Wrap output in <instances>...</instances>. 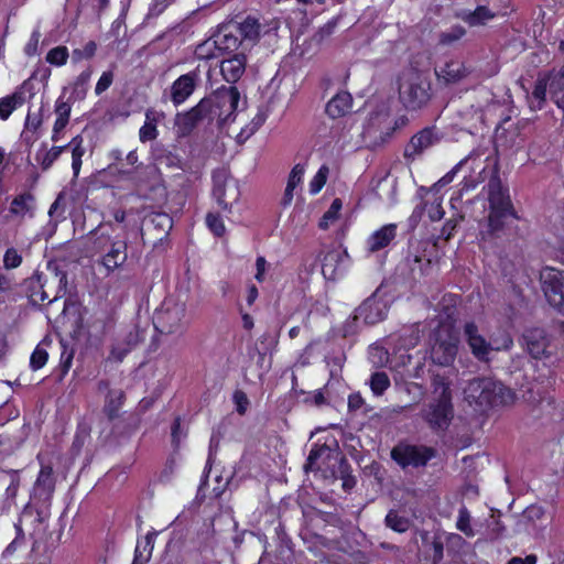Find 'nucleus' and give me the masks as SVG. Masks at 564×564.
Listing matches in <instances>:
<instances>
[{
    "instance_id": "nucleus-63",
    "label": "nucleus",
    "mask_w": 564,
    "mask_h": 564,
    "mask_svg": "<svg viewBox=\"0 0 564 564\" xmlns=\"http://www.w3.org/2000/svg\"><path fill=\"white\" fill-rule=\"evenodd\" d=\"M465 31L463 28H456L451 33H445L443 35V41L451 42L460 39L464 35Z\"/></svg>"
},
{
    "instance_id": "nucleus-37",
    "label": "nucleus",
    "mask_w": 564,
    "mask_h": 564,
    "mask_svg": "<svg viewBox=\"0 0 564 564\" xmlns=\"http://www.w3.org/2000/svg\"><path fill=\"white\" fill-rule=\"evenodd\" d=\"M386 524L395 532L403 533L410 528V520L399 516L395 511H390L386 517Z\"/></svg>"
},
{
    "instance_id": "nucleus-51",
    "label": "nucleus",
    "mask_w": 564,
    "mask_h": 564,
    "mask_svg": "<svg viewBox=\"0 0 564 564\" xmlns=\"http://www.w3.org/2000/svg\"><path fill=\"white\" fill-rule=\"evenodd\" d=\"M547 85L551 91L557 93L564 88V69L550 76Z\"/></svg>"
},
{
    "instance_id": "nucleus-25",
    "label": "nucleus",
    "mask_w": 564,
    "mask_h": 564,
    "mask_svg": "<svg viewBox=\"0 0 564 564\" xmlns=\"http://www.w3.org/2000/svg\"><path fill=\"white\" fill-rule=\"evenodd\" d=\"M25 101L23 86L19 87L13 94L0 99V120H7L11 113L20 108Z\"/></svg>"
},
{
    "instance_id": "nucleus-36",
    "label": "nucleus",
    "mask_w": 564,
    "mask_h": 564,
    "mask_svg": "<svg viewBox=\"0 0 564 564\" xmlns=\"http://www.w3.org/2000/svg\"><path fill=\"white\" fill-rule=\"evenodd\" d=\"M329 169L327 165H322L313 178L308 183V191L312 195L318 194L327 182Z\"/></svg>"
},
{
    "instance_id": "nucleus-54",
    "label": "nucleus",
    "mask_w": 564,
    "mask_h": 564,
    "mask_svg": "<svg viewBox=\"0 0 564 564\" xmlns=\"http://www.w3.org/2000/svg\"><path fill=\"white\" fill-rule=\"evenodd\" d=\"M62 200H63L62 195H59L48 209V216L52 219L56 218V221H58L63 218L64 208L62 206Z\"/></svg>"
},
{
    "instance_id": "nucleus-52",
    "label": "nucleus",
    "mask_w": 564,
    "mask_h": 564,
    "mask_svg": "<svg viewBox=\"0 0 564 564\" xmlns=\"http://www.w3.org/2000/svg\"><path fill=\"white\" fill-rule=\"evenodd\" d=\"M427 214H429L430 219L433 221H437V220L442 219V217L444 215V210L442 208V204L438 198H435L434 202H432L427 206Z\"/></svg>"
},
{
    "instance_id": "nucleus-29",
    "label": "nucleus",
    "mask_w": 564,
    "mask_h": 564,
    "mask_svg": "<svg viewBox=\"0 0 564 564\" xmlns=\"http://www.w3.org/2000/svg\"><path fill=\"white\" fill-rule=\"evenodd\" d=\"M343 207L341 199L335 198L330 204L329 208L322 216L318 227L322 230H327L335 226L340 219V210Z\"/></svg>"
},
{
    "instance_id": "nucleus-30",
    "label": "nucleus",
    "mask_w": 564,
    "mask_h": 564,
    "mask_svg": "<svg viewBox=\"0 0 564 564\" xmlns=\"http://www.w3.org/2000/svg\"><path fill=\"white\" fill-rule=\"evenodd\" d=\"M455 527L467 538H474L477 534L471 516L465 507L458 510Z\"/></svg>"
},
{
    "instance_id": "nucleus-42",
    "label": "nucleus",
    "mask_w": 564,
    "mask_h": 564,
    "mask_svg": "<svg viewBox=\"0 0 564 564\" xmlns=\"http://www.w3.org/2000/svg\"><path fill=\"white\" fill-rule=\"evenodd\" d=\"M65 149L66 147H52L50 150H47L41 159H37L42 169H50Z\"/></svg>"
},
{
    "instance_id": "nucleus-38",
    "label": "nucleus",
    "mask_w": 564,
    "mask_h": 564,
    "mask_svg": "<svg viewBox=\"0 0 564 564\" xmlns=\"http://www.w3.org/2000/svg\"><path fill=\"white\" fill-rule=\"evenodd\" d=\"M68 50L66 46H56L46 54V62L54 66H63L68 59Z\"/></svg>"
},
{
    "instance_id": "nucleus-61",
    "label": "nucleus",
    "mask_w": 564,
    "mask_h": 564,
    "mask_svg": "<svg viewBox=\"0 0 564 564\" xmlns=\"http://www.w3.org/2000/svg\"><path fill=\"white\" fill-rule=\"evenodd\" d=\"M362 404H364V400H362L360 394L354 393V394L349 395V398H348V408L350 410H358V409L361 408Z\"/></svg>"
},
{
    "instance_id": "nucleus-27",
    "label": "nucleus",
    "mask_w": 564,
    "mask_h": 564,
    "mask_svg": "<svg viewBox=\"0 0 564 564\" xmlns=\"http://www.w3.org/2000/svg\"><path fill=\"white\" fill-rule=\"evenodd\" d=\"M305 171H306L305 165L301 164V163L295 164L293 166V169L291 170L289 178H288L286 187L284 191V196H283V203L285 205L291 204V202L294 197L295 189L303 182Z\"/></svg>"
},
{
    "instance_id": "nucleus-48",
    "label": "nucleus",
    "mask_w": 564,
    "mask_h": 564,
    "mask_svg": "<svg viewBox=\"0 0 564 564\" xmlns=\"http://www.w3.org/2000/svg\"><path fill=\"white\" fill-rule=\"evenodd\" d=\"M269 263L264 259V257H258L256 260V273L254 279L259 283H263L267 280V273L269 270Z\"/></svg>"
},
{
    "instance_id": "nucleus-13",
    "label": "nucleus",
    "mask_w": 564,
    "mask_h": 564,
    "mask_svg": "<svg viewBox=\"0 0 564 564\" xmlns=\"http://www.w3.org/2000/svg\"><path fill=\"white\" fill-rule=\"evenodd\" d=\"M206 107L204 102H199L186 112H180L175 116L174 127L177 138L188 135L196 127L198 121L204 117Z\"/></svg>"
},
{
    "instance_id": "nucleus-1",
    "label": "nucleus",
    "mask_w": 564,
    "mask_h": 564,
    "mask_svg": "<svg viewBox=\"0 0 564 564\" xmlns=\"http://www.w3.org/2000/svg\"><path fill=\"white\" fill-rule=\"evenodd\" d=\"M464 401L474 411L485 413L498 405L513 403L514 393L490 377L474 378L463 389Z\"/></svg>"
},
{
    "instance_id": "nucleus-60",
    "label": "nucleus",
    "mask_w": 564,
    "mask_h": 564,
    "mask_svg": "<svg viewBox=\"0 0 564 564\" xmlns=\"http://www.w3.org/2000/svg\"><path fill=\"white\" fill-rule=\"evenodd\" d=\"M39 41H40V33L39 32H33L32 35H31V40H30L29 44L25 47V52L29 55L35 54Z\"/></svg>"
},
{
    "instance_id": "nucleus-23",
    "label": "nucleus",
    "mask_w": 564,
    "mask_h": 564,
    "mask_svg": "<svg viewBox=\"0 0 564 564\" xmlns=\"http://www.w3.org/2000/svg\"><path fill=\"white\" fill-rule=\"evenodd\" d=\"M435 142V133L430 129H424L411 139L410 144L405 149V155L414 156L416 154H420L425 149L433 145Z\"/></svg>"
},
{
    "instance_id": "nucleus-56",
    "label": "nucleus",
    "mask_w": 564,
    "mask_h": 564,
    "mask_svg": "<svg viewBox=\"0 0 564 564\" xmlns=\"http://www.w3.org/2000/svg\"><path fill=\"white\" fill-rule=\"evenodd\" d=\"M129 350V346H122L121 344L118 343L112 347L110 358L115 361H121Z\"/></svg>"
},
{
    "instance_id": "nucleus-31",
    "label": "nucleus",
    "mask_w": 564,
    "mask_h": 564,
    "mask_svg": "<svg viewBox=\"0 0 564 564\" xmlns=\"http://www.w3.org/2000/svg\"><path fill=\"white\" fill-rule=\"evenodd\" d=\"M260 24L254 18L248 17L239 24L240 35L245 40L257 41L260 36Z\"/></svg>"
},
{
    "instance_id": "nucleus-18",
    "label": "nucleus",
    "mask_w": 564,
    "mask_h": 564,
    "mask_svg": "<svg viewBox=\"0 0 564 564\" xmlns=\"http://www.w3.org/2000/svg\"><path fill=\"white\" fill-rule=\"evenodd\" d=\"M522 345L535 359L542 358L546 352L547 340L541 329H530L522 336Z\"/></svg>"
},
{
    "instance_id": "nucleus-17",
    "label": "nucleus",
    "mask_w": 564,
    "mask_h": 564,
    "mask_svg": "<svg viewBox=\"0 0 564 564\" xmlns=\"http://www.w3.org/2000/svg\"><path fill=\"white\" fill-rule=\"evenodd\" d=\"M397 236V225L388 224L375 230L366 240L369 252H377L390 245Z\"/></svg>"
},
{
    "instance_id": "nucleus-24",
    "label": "nucleus",
    "mask_w": 564,
    "mask_h": 564,
    "mask_svg": "<svg viewBox=\"0 0 564 564\" xmlns=\"http://www.w3.org/2000/svg\"><path fill=\"white\" fill-rule=\"evenodd\" d=\"M127 260L126 245L123 242L112 243L110 250L102 257L101 264L105 267L107 272H111L115 269L122 265Z\"/></svg>"
},
{
    "instance_id": "nucleus-2",
    "label": "nucleus",
    "mask_w": 564,
    "mask_h": 564,
    "mask_svg": "<svg viewBox=\"0 0 564 564\" xmlns=\"http://www.w3.org/2000/svg\"><path fill=\"white\" fill-rule=\"evenodd\" d=\"M399 99L408 109H420L431 99L429 73L417 68H406L397 77Z\"/></svg>"
},
{
    "instance_id": "nucleus-47",
    "label": "nucleus",
    "mask_w": 564,
    "mask_h": 564,
    "mask_svg": "<svg viewBox=\"0 0 564 564\" xmlns=\"http://www.w3.org/2000/svg\"><path fill=\"white\" fill-rule=\"evenodd\" d=\"M90 76H91V72L85 70L82 74H79V76L76 78V82L74 84L75 91L77 94V97L80 99L84 98L86 95L87 85L90 79Z\"/></svg>"
},
{
    "instance_id": "nucleus-41",
    "label": "nucleus",
    "mask_w": 564,
    "mask_h": 564,
    "mask_svg": "<svg viewBox=\"0 0 564 564\" xmlns=\"http://www.w3.org/2000/svg\"><path fill=\"white\" fill-rule=\"evenodd\" d=\"M72 112V105L64 96H59L54 105V113L56 120L69 121Z\"/></svg>"
},
{
    "instance_id": "nucleus-44",
    "label": "nucleus",
    "mask_w": 564,
    "mask_h": 564,
    "mask_svg": "<svg viewBox=\"0 0 564 564\" xmlns=\"http://www.w3.org/2000/svg\"><path fill=\"white\" fill-rule=\"evenodd\" d=\"M48 358L47 351L41 346L37 345L30 358V366L33 370H39L46 364Z\"/></svg>"
},
{
    "instance_id": "nucleus-39",
    "label": "nucleus",
    "mask_w": 564,
    "mask_h": 564,
    "mask_svg": "<svg viewBox=\"0 0 564 564\" xmlns=\"http://www.w3.org/2000/svg\"><path fill=\"white\" fill-rule=\"evenodd\" d=\"M267 116L263 112H258L251 120L249 124L241 128L240 133L238 134V138L240 140H247L250 138L265 121Z\"/></svg>"
},
{
    "instance_id": "nucleus-16",
    "label": "nucleus",
    "mask_w": 564,
    "mask_h": 564,
    "mask_svg": "<svg viewBox=\"0 0 564 564\" xmlns=\"http://www.w3.org/2000/svg\"><path fill=\"white\" fill-rule=\"evenodd\" d=\"M386 313L384 303L376 297H370L357 308L355 317L364 319L367 324H376L384 318Z\"/></svg>"
},
{
    "instance_id": "nucleus-45",
    "label": "nucleus",
    "mask_w": 564,
    "mask_h": 564,
    "mask_svg": "<svg viewBox=\"0 0 564 564\" xmlns=\"http://www.w3.org/2000/svg\"><path fill=\"white\" fill-rule=\"evenodd\" d=\"M206 225L210 229V231L216 236H223L225 234L226 227L221 218L213 213H209L206 216Z\"/></svg>"
},
{
    "instance_id": "nucleus-58",
    "label": "nucleus",
    "mask_w": 564,
    "mask_h": 564,
    "mask_svg": "<svg viewBox=\"0 0 564 564\" xmlns=\"http://www.w3.org/2000/svg\"><path fill=\"white\" fill-rule=\"evenodd\" d=\"M96 52V44L94 42H88L84 47V54L80 51L75 50L73 55L80 59L82 57H91Z\"/></svg>"
},
{
    "instance_id": "nucleus-28",
    "label": "nucleus",
    "mask_w": 564,
    "mask_h": 564,
    "mask_svg": "<svg viewBox=\"0 0 564 564\" xmlns=\"http://www.w3.org/2000/svg\"><path fill=\"white\" fill-rule=\"evenodd\" d=\"M66 148H70L72 150V170L74 173V176L77 177L80 172L82 167V158L85 154V148H84V139L82 135L74 137Z\"/></svg>"
},
{
    "instance_id": "nucleus-64",
    "label": "nucleus",
    "mask_w": 564,
    "mask_h": 564,
    "mask_svg": "<svg viewBox=\"0 0 564 564\" xmlns=\"http://www.w3.org/2000/svg\"><path fill=\"white\" fill-rule=\"evenodd\" d=\"M508 564H536L535 555H528L524 558L522 557H512Z\"/></svg>"
},
{
    "instance_id": "nucleus-49",
    "label": "nucleus",
    "mask_w": 564,
    "mask_h": 564,
    "mask_svg": "<svg viewBox=\"0 0 564 564\" xmlns=\"http://www.w3.org/2000/svg\"><path fill=\"white\" fill-rule=\"evenodd\" d=\"M112 80H113V74L111 72H104L96 84L95 93L97 95H100L104 91H106L112 84Z\"/></svg>"
},
{
    "instance_id": "nucleus-6",
    "label": "nucleus",
    "mask_w": 564,
    "mask_h": 564,
    "mask_svg": "<svg viewBox=\"0 0 564 564\" xmlns=\"http://www.w3.org/2000/svg\"><path fill=\"white\" fill-rule=\"evenodd\" d=\"M464 335L471 354L478 360H488L492 351L509 349L512 346L509 335H503L500 341L496 339L488 341L473 322L465 324Z\"/></svg>"
},
{
    "instance_id": "nucleus-11",
    "label": "nucleus",
    "mask_w": 564,
    "mask_h": 564,
    "mask_svg": "<svg viewBox=\"0 0 564 564\" xmlns=\"http://www.w3.org/2000/svg\"><path fill=\"white\" fill-rule=\"evenodd\" d=\"M186 306L184 303L166 302L163 311L158 315L161 332L173 334L178 332L185 321Z\"/></svg>"
},
{
    "instance_id": "nucleus-10",
    "label": "nucleus",
    "mask_w": 564,
    "mask_h": 564,
    "mask_svg": "<svg viewBox=\"0 0 564 564\" xmlns=\"http://www.w3.org/2000/svg\"><path fill=\"white\" fill-rule=\"evenodd\" d=\"M391 457L402 467H419L433 457V451L422 446L400 444L392 449Z\"/></svg>"
},
{
    "instance_id": "nucleus-50",
    "label": "nucleus",
    "mask_w": 564,
    "mask_h": 564,
    "mask_svg": "<svg viewBox=\"0 0 564 564\" xmlns=\"http://www.w3.org/2000/svg\"><path fill=\"white\" fill-rule=\"evenodd\" d=\"M547 82L546 80H539L536 84H535V87L532 91V98L534 99V101L538 102V106L540 107L541 104L544 101L545 99V94H546V87H547Z\"/></svg>"
},
{
    "instance_id": "nucleus-26",
    "label": "nucleus",
    "mask_w": 564,
    "mask_h": 564,
    "mask_svg": "<svg viewBox=\"0 0 564 564\" xmlns=\"http://www.w3.org/2000/svg\"><path fill=\"white\" fill-rule=\"evenodd\" d=\"M351 96L346 91L335 95L326 106V112L332 118L345 116L351 108Z\"/></svg>"
},
{
    "instance_id": "nucleus-32",
    "label": "nucleus",
    "mask_w": 564,
    "mask_h": 564,
    "mask_svg": "<svg viewBox=\"0 0 564 564\" xmlns=\"http://www.w3.org/2000/svg\"><path fill=\"white\" fill-rule=\"evenodd\" d=\"M476 159H474L471 155L460 160L448 173H446L434 186H445L453 182L458 171L466 165H469L470 170H475V167H478L479 164L476 163Z\"/></svg>"
},
{
    "instance_id": "nucleus-22",
    "label": "nucleus",
    "mask_w": 564,
    "mask_h": 564,
    "mask_svg": "<svg viewBox=\"0 0 564 564\" xmlns=\"http://www.w3.org/2000/svg\"><path fill=\"white\" fill-rule=\"evenodd\" d=\"M369 358L370 361L378 367L386 366L390 364L391 368H400L404 367L410 362V356L405 354H401L399 357V361L390 360L388 351L380 346H371L369 349Z\"/></svg>"
},
{
    "instance_id": "nucleus-40",
    "label": "nucleus",
    "mask_w": 564,
    "mask_h": 564,
    "mask_svg": "<svg viewBox=\"0 0 564 564\" xmlns=\"http://www.w3.org/2000/svg\"><path fill=\"white\" fill-rule=\"evenodd\" d=\"M390 386V380L384 372H375L370 379V388L377 395L382 394Z\"/></svg>"
},
{
    "instance_id": "nucleus-4",
    "label": "nucleus",
    "mask_w": 564,
    "mask_h": 564,
    "mask_svg": "<svg viewBox=\"0 0 564 564\" xmlns=\"http://www.w3.org/2000/svg\"><path fill=\"white\" fill-rule=\"evenodd\" d=\"M458 343V336L453 324L449 322L440 323L433 329L429 340L432 362L442 367L451 366L457 356Z\"/></svg>"
},
{
    "instance_id": "nucleus-3",
    "label": "nucleus",
    "mask_w": 564,
    "mask_h": 564,
    "mask_svg": "<svg viewBox=\"0 0 564 564\" xmlns=\"http://www.w3.org/2000/svg\"><path fill=\"white\" fill-rule=\"evenodd\" d=\"M488 199L490 207L488 229L481 231L482 239L495 235L503 228L507 219L516 217L509 195L497 178L488 183Z\"/></svg>"
},
{
    "instance_id": "nucleus-20",
    "label": "nucleus",
    "mask_w": 564,
    "mask_h": 564,
    "mask_svg": "<svg viewBox=\"0 0 564 564\" xmlns=\"http://www.w3.org/2000/svg\"><path fill=\"white\" fill-rule=\"evenodd\" d=\"M246 57L242 54L234 55L224 59L220 64V70L224 78L229 83L237 82L245 72Z\"/></svg>"
},
{
    "instance_id": "nucleus-43",
    "label": "nucleus",
    "mask_w": 564,
    "mask_h": 564,
    "mask_svg": "<svg viewBox=\"0 0 564 564\" xmlns=\"http://www.w3.org/2000/svg\"><path fill=\"white\" fill-rule=\"evenodd\" d=\"M22 263V256L15 248H8L3 254V267L7 270L17 269Z\"/></svg>"
},
{
    "instance_id": "nucleus-8",
    "label": "nucleus",
    "mask_w": 564,
    "mask_h": 564,
    "mask_svg": "<svg viewBox=\"0 0 564 564\" xmlns=\"http://www.w3.org/2000/svg\"><path fill=\"white\" fill-rule=\"evenodd\" d=\"M214 187L213 196L217 204L225 210H230L240 196L238 183L225 171H220L213 176Z\"/></svg>"
},
{
    "instance_id": "nucleus-59",
    "label": "nucleus",
    "mask_w": 564,
    "mask_h": 564,
    "mask_svg": "<svg viewBox=\"0 0 564 564\" xmlns=\"http://www.w3.org/2000/svg\"><path fill=\"white\" fill-rule=\"evenodd\" d=\"M388 112H380L376 115L373 118H370V124L373 129H380L383 123L388 121Z\"/></svg>"
},
{
    "instance_id": "nucleus-33",
    "label": "nucleus",
    "mask_w": 564,
    "mask_h": 564,
    "mask_svg": "<svg viewBox=\"0 0 564 564\" xmlns=\"http://www.w3.org/2000/svg\"><path fill=\"white\" fill-rule=\"evenodd\" d=\"M218 44H220L219 40H215V37L208 39L197 45L195 50V55L199 59H209L217 56V52L219 51Z\"/></svg>"
},
{
    "instance_id": "nucleus-46",
    "label": "nucleus",
    "mask_w": 564,
    "mask_h": 564,
    "mask_svg": "<svg viewBox=\"0 0 564 564\" xmlns=\"http://www.w3.org/2000/svg\"><path fill=\"white\" fill-rule=\"evenodd\" d=\"M214 37L215 40L220 41V44H218L219 51L234 50L238 46L239 43L237 36H235L234 34L218 33Z\"/></svg>"
},
{
    "instance_id": "nucleus-57",
    "label": "nucleus",
    "mask_w": 564,
    "mask_h": 564,
    "mask_svg": "<svg viewBox=\"0 0 564 564\" xmlns=\"http://www.w3.org/2000/svg\"><path fill=\"white\" fill-rule=\"evenodd\" d=\"M328 449L326 447H321L318 449H312L310 455H308V458H307V464H306V468H310V469H315V468H318V466H316V460L318 458V456L322 454V453H325L327 452Z\"/></svg>"
},
{
    "instance_id": "nucleus-21",
    "label": "nucleus",
    "mask_w": 564,
    "mask_h": 564,
    "mask_svg": "<svg viewBox=\"0 0 564 564\" xmlns=\"http://www.w3.org/2000/svg\"><path fill=\"white\" fill-rule=\"evenodd\" d=\"M9 210L11 215L19 218L33 217L35 210L34 196L28 192L17 195L12 199Z\"/></svg>"
},
{
    "instance_id": "nucleus-35",
    "label": "nucleus",
    "mask_w": 564,
    "mask_h": 564,
    "mask_svg": "<svg viewBox=\"0 0 564 564\" xmlns=\"http://www.w3.org/2000/svg\"><path fill=\"white\" fill-rule=\"evenodd\" d=\"M495 14L486 7H478L474 12H469L464 17V20L471 26L485 24L491 20Z\"/></svg>"
},
{
    "instance_id": "nucleus-7",
    "label": "nucleus",
    "mask_w": 564,
    "mask_h": 564,
    "mask_svg": "<svg viewBox=\"0 0 564 564\" xmlns=\"http://www.w3.org/2000/svg\"><path fill=\"white\" fill-rule=\"evenodd\" d=\"M540 282L547 302L564 313V271L546 267L540 272Z\"/></svg>"
},
{
    "instance_id": "nucleus-53",
    "label": "nucleus",
    "mask_w": 564,
    "mask_h": 564,
    "mask_svg": "<svg viewBox=\"0 0 564 564\" xmlns=\"http://www.w3.org/2000/svg\"><path fill=\"white\" fill-rule=\"evenodd\" d=\"M69 121L56 120L54 121L51 139L53 142L59 141L64 135V130Z\"/></svg>"
},
{
    "instance_id": "nucleus-5",
    "label": "nucleus",
    "mask_w": 564,
    "mask_h": 564,
    "mask_svg": "<svg viewBox=\"0 0 564 564\" xmlns=\"http://www.w3.org/2000/svg\"><path fill=\"white\" fill-rule=\"evenodd\" d=\"M434 393L437 398L424 410L423 416L432 429H446L453 419L452 392L445 378L433 380Z\"/></svg>"
},
{
    "instance_id": "nucleus-14",
    "label": "nucleus",
    "mask_w": 564,
    "mask_h": 564,
    "mask_svg": "<svg viewBox=\"0 0 564 564\" xmlns=\"http://www.w3.org/2000/svg\"><path fill=\"white\" fill-rule=\"evenodd\" d=\"M198 82V75L191 72L180 76L171 86V100L180 106L193 94Z\"/></svg>"
},
{
    "instance_id": "nucleus-9",
    "label": "nucleus",
    "mask_w": 564,
    "mask_h": 564,
    "mask_svg": "<svg viewBox=\"0 0 564 564\" xmlns=\"http://www.w3.org/2000/svg\"><path fill=\"white\" fill-rule=\"evenodd\" d=\"M240 94L236 87L224 88L214 96L213 112L218 116L221 123H228L236 119Z\"/></svg>"
},
{
    "instance_id": "nucleus-12",
    "label": "nucleus",
    "mask_w": 564,
    "mask_h": 564,
    "mask_svg": "<svg viewBox=\"0 0 564 564\" xmlns=\"http://www.w3.org/2000/svg\"><path fill=\"white\" fill-rule=\"evenodd\" d=\"M350 263L347 250L335 248L328 251L323 260L322 272L328 280H335L343 275Z\"/></svg>"
},
{
    "instance_id": "nucleus-15",
    "label": "nucleus",
    "mask_w": 564,
    "mask_h": 564,
    "mask_svg": "<svg viewBox=\"0 0 564 564\" xmlns=\"http://www.w3.org/2000/svg\"><path fill=\"white\" fill-rule=\"evenodd\" d=\"M467 68L462 61L451 59L440 65L435 74L440 83L455 84L467 76Z\"/></svg>"
},
{
    "instance_id": "nucleus-19",
    "label": "nucleus",
    "mask_w": 564,
    "mask_h": 564,
    "mask_svg": "<svg viewBox=\"0 0 564 564\" xmlns=\"http://www.w3.org/2000/svg\"><path fill=\"white\" fill-rule=\"evenodd\" d=\"M164 118V113L162 111H158L154 109H148L145 111V120L143 126L139 130V140L142 143L148 141H153L158 138V123Z\"/></svg>"
},
{
    "instance_id": "nucleus-34",
    "label": "nucleus",
    "mask_w": 564,
    "mask_h": 564,
    "mask_svg": "<svg viewBox=\"0 0 564 564\" xmlns=\"http://www.w3.org/2000/svg\"><path fill=\"white\" fill-rule=\"evenodd\" d=\"M123 392L119 389L110 390L106 397L105 411L113 417L122 405Z\"/></svg>"
},
{
    "instance_id": "nucleus-62",
    "label": "nucleus",
    "mask_w": 564,
    "mask_h": 564,
    "mask_svg": "<svg viewBox=\"0 0 564 564\" xmlns=\"http://www.w3.org/2000/svg\"><path fill=\"white\" fill-rule=\"evenodd\" d=\"M258 289L256 285L253 284H250L248 288H247V295H246V301H247V304L249 306H251L256 300L258 299Z\"/></svg>"
},
{
    "instance_id": "nucleus-55",
    "label": "nucleus",
    "mask_w": 564,
    "mask_h": 564,
    "mask_svg": "<svg viewBox=\"0 0 564 564\" xmlns=\"http://www.w3.org/2000/svg\"><path fill=\"white\" fill-rule=\"evenodd\" d=\"M42 124V119L39 115L28 113L24 122L25 131L35 132Z\"/></svg>"
}]
</instances>
